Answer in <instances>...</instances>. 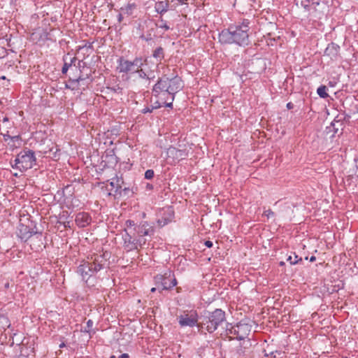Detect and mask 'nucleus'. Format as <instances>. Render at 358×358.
Instances as JSON below:
<instances>
[{
	"label": "nucleus",
	"mask_w": 358,
	"mask_h": 358,
	"mask_svg": "<svg viewBox=\"0 0 358 358\" xmlns=\"http://www.w3.org/2000/svg\"><path fill=\"white\" fill-rule=\"evenodd\" d=\"M122 234L123 248L126 252L138 250L146 243V236H152L155 229L147 221H141L138 224L134 220H127L124 224Z\"/></svg>",
	"instance_id": "1"
},
{
	"label": "nucleus",
	"mask_w": 358,
	"mask_h": 358,
	"mask_svg": "<svg viewBox=\"0 0 358 358\" xmlns=\"http://www.w3.org/2000/svg\"><path fill=\"white\" fill-rule=\"evenodd\" d=\"M250 21L244 19L242 22L230 25L228 29H223L218 36L222 44L235 43L240 46L248 45L250 43L249 31Z\"/></svg>",
	"instance_id": "2"
},
{
	"label": "nucleus",
	"mask_w": 358,
	"mask_h": 358,
	"mask_svg": "<svg viewBox=\"0 0 358 358\" xmlns=\"http://www.w3.org/2000/svg\"><path fill=\"white\" fill-rule=\"evenodd\" d=\"M109 258L110 254L108 252L102 254L94 253L87 257V260L83 261L77 267L76 272L82 277L83 280L87 282L90 277L109 266Z\"/></svg>",
	"instance_id": "3"
},
{
	"label": "nucleus",
	"mask_w": 358,
	"mask_h": 358,
	"mask_svg": "<svg viewBox=\"0 0 358 358\" xmlns=\"http://www.w3.org/2000/svg\"><path fill=\"white\" fill-rule=\"evenodd\" d=\"M167 71L169 73L164 71L155 85L176 95L183 88L182 80L175 69L167 67Z\"/></svg>",
	"instance_id": "4"
},
{
	"label": "nucleus",
	"mask_w": 358,
	"mask_h": 358,
	"mask_svg": "<svg viewBox=\"0 0 358 358\" xmlns=\"http://www.w3.org/2000/svg\"><path fill=\"white\" fill-rule=\"evenodd\" d=\"M36 162V158L34 151L24 148L17 155L13 162H10V164L13 169L24 172L33 168Z\"/></svg>",
	"instance_id": "5"
},
{
	"label": "nucleus",
	"mask_w": 358,
	"mask_h": 358,
	"mask_svg": "<svg viewBox=\"0 0 358 358\" xmlns=\"http://www.w3.org/2000/svg\"><path fill=\"white\" fill-rule=\"evenodd\" d=\"M226 320L225 312L220 308H216L203 317L201 326H204L209 333H213L218 327Z\"/></svg>",
	"instance_id": "6"
},
{
	"label": "nucleus",
	"mask_w": 358,
	"mask_h": 358,
	"mask_svg": "<svg viewBox=\"0 0 358 358\" xmlns=\"http://www.w3.org/2000/svg\"><path fill=\"white\" fill-rule=\"evenodd\" d=\"M35 229L36 227L33 226L32 223H31V225L20 223L18 227L17 235L19 238L24 242L30 240L29 244L32 249H34V248H33V245H34V241L35 239H38L40 243L38 244V247H36L35 249L38 250L43 244L41 241L42 233L38 232Z\"/></svg>",
	"instance_id": "7"
},
{
	"label": "nucleus",
	"mask_w": 358,
	"mask_h": 358,
	"mask_svg": "<svg viewBox=\"0 0 358 358\" xmlns=\"http://www.w3.org/2000/svg\"><path fill=\"white\" fill-rule=\"evenodd\" d=\"M175 96V94L164 89L162 90L155 85L152 87V99L155 101L156 104L154 107L165 106L172 108Z\"/></svg>",
	"instance_id": "8"
},
{
	"label": "nucleus",
	"mask_w": 358,
	"mask_h": 358,
	"mask_svg": "<svg viewBox=\"0 0 358 358\" xmlns=\"http://www.w3.org/2000/svg\"><path fill=\"white\" fill-rule=\"evenodd\" d=\"M147 58L136 57L133 61H129L121 57L117 59V69L119 73L133 74L136 68H141L146 63Z\"/></svg>",
	"instance_id": "9"
},
{
	"label": "nucleus",
	"mask_w": 358,
	"mask_h": 358,
	"mask_svg": "<svg viewBox=\"0 0 358 358\" xmlns=\"http://www.w3.org/2000/svg\"><path fill=\"white\" fill-rule=\"evenodd\" d=\"M132 75L133 78L131 84L135 90L140 92L149 87L150 85V78L142 67L138 68V69L136 68Z\"/></svg>",
	"instance_id": "10"
},
{
	"label": "nucleus",
	"mask_w": 358,
	"mask_h": 358,
	"mask_svg": "<svg viewBox=\"0 0 358 358\" xmlns=\"http://www.w3.org/2000/svg\"><path fill=\"white\" fill-rule=\"evenodd\" d=\"M156 285L162 286V290H169L176 286L178 282L173 272L167 270L164 274H158L155 277Z\"/></svg>",
	"instance_id": "11"
},
{
	"label": "nucleus",
	"mask_w": 358,
	"mask_h": 358,
	"mask_svg": "<svg viewBox=\"0 0 358 358\" xmlns=\"http://www.w3.org/2000/svg\"><path fill=\"white\" fill-rule=\"evenodd\" d=\"M198 313L195 310H184L182 314L177 317V320L181 327L194 326L200 327L198 324Z\"/></svg>",
	"instance_id": "12"
},
{
	"label": "nucleus",
	"mask_w": 358,
	"mask_h": 358,
	"mask_svg": "<svg viewBox=\"0 0 358 358\" xmlns=\"http://www.w3.org/2000/svg\"><path fill=\"white\" fill-rule=\"evenodd\" d=\"M251 331V327L246 324L238 322L234 325V336H236V338L239 341L245 340Z\"/></svg>",
	"instance_id": "13"
},
{
	"label": "nucleus",
	"mask_w": 358,
	"mask_h": 358,
	"mask_svg": "<svg viewBox=\"0 0 358 358\" xmlns=\"http://www.w3.org/2000/svg\"><path fill=\"white\" fill-rule=\"evenodd\" d=\"M168 158L172 159L173 163L178 162L187 156L185 150H180L173 146H170L167 150Z\"/></svg>",
	"instance_id": "14"
},
{
	"label": "nucleus",
	"mask_w": 358,
	"mask_h": 358,
	"mask_svg": "<svg viewBox=\"0 0 358 358\" xmlns=\"http://www.w3.org/2000/svg\"><path fill=\"white\" fill-rule=\"evenodd\" d=\"M162 217L158 219L157 223L159 226L163 227L171 222L174 218V211L171 206H169L163 210Z\"/></svg>",
	"instance_id": "15"
},
{
	"label": "nucleus",
	"mask_w": 358,
	"mask_h": 358,
	"mask_svg": "<svg viewBox=\"0 0 358 358\" xmlns=\"http://www.w3.org/2000/svg\"><path fill=\"white\" fill-rule=\"evenodd\" d=\"M75 222L78 227L84 228L91 223L92 217L88 213L80 212L76 214Z\"/></svg>",
	"instance_id": "16"
},
{
	"label": "nucleus",
	"mask_w": 358,
	"mask_h": 358,
	"mask_svg": "<svg viewBox=\"0 0 358 358\" xmlns=\"http://www.w3.org/2000/svg\"><path fill=\"white\" fill-rule=\"evenodd\" d=\"M340 46L335 43H329L324 50V55L330 57L331 60H337L339 57Z\"/></svg>",
	"instance_id": "17"
},
{
	"label": "nucleus",
	"mask_w": 358,
	"mask_h": 358,
	"mask_svg": "<svg viewBox=\"0 0 358 358\" xmlns=\"http://www.w3.org/2000/svg\"><path fill=\"white\" fill-rule=\"evenodd\" d=\"M83 44L78 46L77 52L78 54L82 53L83 55V58L85 59L86 57H88L90 54H92L94 51L93 43L87 41H83Z\"/></svg>",
	"instance_id": "18"
},
{
	"label": "nucleus",
	"mask_w": 358,
	"mask_h": 358,
	"mask_svg": "<svg viewBox=\"0 0 358 358\" xmlns=\"http://www.w3.org/2000/svg\"><path fill=\"white\" fill-rule=\"evenodd\" d=\"M110 186L114 189V194H121L122 192V188L124 185V180L122 178V176H117L111 179V181L110 182Z\"/></svg>",
	"instance_id": "19"
},
{
	"label": "nucleus",
	"mask_w": 358,
	"mask_h": 358,
	"mask_svg": "<svg viewBox=\"0 0 358 358\" xmlns=\"http://www.w3.org/2000/svg\"><path fill=\"white\" fill-rule=\"evenodd\" d=\"M35 352L34 348L23 345L20 350L19 358H34Z\"/></svg>",
	"instance_id": "20"
},
{
	"label": "nucleus",
	"mask_w": 358,
	"mask_h": 358,
	"mask_svg": "<svg viewBox=\"0 0 358 358\" xmlns=\"http://www.w3.org/2000/svg\"><path fill=\"white\" fill-rule=\"evenodd\" d=\"M169 6V0L160 1L155 3V9L158 13H159L160 15H163L168 10Z\"/></svg>",
	"instance_id": "21"
},
{
	"label": "nucleus",
	"mask_w": 358,
	"mask_h": 358,
	"mask_svg": "<svg viewBox=\"0 0 358 358\" xmlns=\"http://www.w3.org/2000/svg\"><path fill=\"white\" fill-rule=\"evenodd\" d=\"M138 6L136 3H128L124 7H122L120 10L127 16H130L134 13V11L137 8Z\"/></svg>",
	"instance_id": "22"
},
{
	"label": "nucleus",
	"mask_w": 358,
	"mask_h": 358,
	"mask_svg": "<svg viewBox=\"0 0 358 358\" xmlns=\"http://www.w3.org/2000/svg\"><path fill=\"white\" fill-rule=\"evenodd\" d=\"M88 78V76L87 75L86 77H84L83 75H80L78 78L76 79H69V83H71V85H66V87L69 89H71L72 90H76L78 87V83L80 80H84L86 78Z\"/></svg>",
	"instance_id": "23"
},
{
	"label": "nucleus",
	"mask_w": 358,
	"mask_h": 358,
	"mask_svg": "<svg viewBox=\"0 0 358 358\" xmlns=\"http://www.w3.org/2000/svg\"><path fill=\"white\" fill-rule=\"evenodd\" d=\"M164 50L162 47L157 48L152 52V57L159 62L164 58Z\"/></svg>",
	"instance_id": "24"
},
{
	"label": "nucleus",
	"mask_w": 358,
	"mask_h": 358,
	"mask_svg": "<svg viewBox=\"0 0 358 358\" xmlns=\"http://www.w3.org/2000/svg\"><path fill=\"white\" fill-rule=\"evenodd\" d=\"M10 325L8 318L3 314H0V331L6 330Z\"/></svg>",
	"instance_id": "25"
},
{
	"label": "nucleus",
	"mask_w": 358,
	"mask_h": 358,
	"mask_svg": "<svg viewBox=\"0 0 358 358\" xmlns=\"http://www.w3.org/2000/svg\"><path fill=\"white\" fill-rule=\"evenodd\" d=\"M157 27L159 29H162L164 31H168L170 29V27L168 25L167 22L163 19L162 16L159 17L157 22L155 23Z\"/></svg>",
	"instance_id": "26"
},
{
	"label": "nucleus",
	"mask_w": 358,
	"mask_h": 358,
	"mask_svg": "<svg viewBox=\"0 0 358 358\" xmlns=\"http://www.w3.org/2000/svg\"><path fill=\"white\" fill-rule=\"evenodd\" d=\"M93 325H94L93 321L92 320H88L87 321L86 326L85 327H83V329H81V331H83L84 333H88L90 334L91 333L94 334L95 331L92 329Z\"/></svg>",
	"instance_id": "27"
},
{
	"label": "nucleus",
	"mask_w": 358,
	"mask_h": 358,
	"mask_svg": "<svg viewBox=\"0 0 358 358\" xmlns=\"http://www.w3.org/2000/svg\"><path fill=\"white\" fill-rule=\"evenodd\" d=\"M327 87L325 85L320 86L317 90V93L320 96V97L326 99L329 96V94L327 93Z\"/></svg>",
	"instance_id": "28"
},
{
	"label": "nucleus",
	"mask_w": 358,
	"mask_h": 358,
	"mask_svg": "<svg viewBox=\"0 0 358 358\" xmlns=\"http://www.w3.org/2000/svg\"><path fill=\"white\" fill-rule=\"evenodd\" d=\"M287 261L289 262L290 263V264L295 265L296 264L301 262L302 258L299 257L298 255H296L295 253H294V257H292V255H289L287 257Z\"/></svg>",
	"instance_id": "29"
},
{
	"label": "nucleus",
	"mask_w": 358,
	"mask_h": 358,
	"mask_svg": "<svg viewBox=\"0 0 358 358\" xmlns=\"http://www.w3.org/2000/svg\"><path fill=\"white\" fill-rule=\"evenodd\" d=\"M152 105L150 106H146L143 109H142L141 113L143 114L148 113H152L154 109L160 108L161 107H154L155 104V101L154 99H151Z\"/></svg>",
	"instance_id": "30"
},
{
	"label": "nucleus",
	"mask_w": 358,
	"mask_h": 358,
	"mask_svg": "<svg viewBox=\"0 0 358 358\" xmlns=\"http://www.w3.org/2000/svg\"><path fill=\"white\" fill-rule=\"evenodd\" d=\"M3 124H5L3 129H10L13 127L14 123L10 122L9 118L7 116H5L2 119Z\"/></svg>",
	"instance_id": "31"
},
{
	"label": "nucleus",
	"mask_w": 358,
	"mask_h": 358,
	"mask_svg": "<svg viewBox=\"0 0 358 358\" xmlns=\"http://www.w3.org/2000/svg\"><path fill=\"white\" fill-rule=\"evenodd\" d=\"M108 89L113 91L115 93H117V94H122L123 93V88L121 87L119 85H117L114 87H108Z\"/></svg>",
	"instance_id": "32"
},
{
	"label": "nucleus",
	"mask_w": 358,
	"mask_h": 358,
	"mask_svg": "<svg viewBox=\"0 0 358 358\" xmlns=\"http://www.w3.org/2000/svg\"><path fill=\"white\" fill-rule=\"evenodd\" d=\"M75 59H76V58H75V57H74V58H73V59H71V63H67V62H64V66H63V67H62V73L63 74H65V73H67V71H68V70H69V67L71 66V63H72V62H73V60H75Z\"/></svg>",
	"instance_id": "33"
},
{
	"label": "nucleus",
	"mask_w": 358,
	"mask_h": 358,
	"mask_svg": "<svg viewBox=\"0 0 358 358\" xmlns=\"http://www.w3.org/2000/svg\"><path fill=\"white\" fill-rule=\"evenodd\" d=\"M226 334L227 335H229V334H231V335H234V326H232L231 324L230 323H227L226 324Z\"/></svg>",
	"instance_id": "34"
},
{
	"label": "nucleus",
	"mask_w": 358,
	"mask_h": 358,
	"mask_svg": "<svg viewBox=\"0 0 358 358\" xmlns=\"http://www.w3.org/2000/svg\"><path fill=\"white\" fill-rule=\"evenodd\" d=\"M155 173L152 169H148L145 173V178L150 180L154 177Z\"/></svg>",
	"instance_id": "35"
},
{
	"label": "nucleus",
	"mask_w": 358,
	"mask_h": 358,
	"mask_svg": "<svg viewBox=\"0 0 358 358\" xmlns=\"http://www.w3.org/2000/svg\"><path fill=\"white\" fill-rule=\"evenodd\" d=\"M5 132H1V135L3 138L4 141H7L8 139H10L11 136L9 135V130L4 129Z\"/></svg>",
	"instance_id": "36"
},
{
	"label": "nucleus",
	"mask_w": 358,
	"mask_h": 358,
	"mask_svg": "<svg viewBox=\"0 0 358 358\" xmlns=\"http://www.w3.org/2000/svg\"><path fill=\"white\" fill-rule=\"evenodd\" d=\"M263 215L266 216L268 219L274 217L275 213L271 209L264 210Z\"/></svg>",
	"instance_id": "37"
},
{
	"label": "nucleus",
	"mask_w": 358,
	"mask_h": 358,
	"mask_svg": "<svg viewBox=\"0 0 358 358\" xmlns=\"http://www.w3.org/2000/svg\"><path fill=\"white\" fill-rule=\"evenodd\" d=\"M140 38H141L142 40L145 41H150L152 40V34L150 33L146 35H145L143 34H141L140 36Z\"/></svg>",
	"instance_id": "38"
},
{
	"label": "nucleus",
	"mask_w": 358,
	"mask_h": 358,
	"mask_svg": "<svg viewBox=\"0 0 358 358\" xmlns=\"http://www.w3.org/2000/svg\"><path fill=\"white\" fill-rule=\"evenodd\" d=\"M236 353L238 356H243L245 354L244 348L242 345H239L236 349Z\"/></svg>",
	"instance_id": "39"
},
{
	"label": "nucleus",
	"mask_w": 358,
	"mask_h": 358,
	"mask_svg": "<svg viewBox=\"0 0 358 358\" xmlns=\"http://www.w3.org/2000/svg\"><path fill=\"white\" fill-rule=\"evenodd\" d=\"M7 50L0 46V59L5 57L7 55Z\"/></svg>",
	"instance_id": "40"
},
{
	"label": "nucleus",
	"mask_w": 358,
	"mask_h": 358,
	"mask_svg": "<svg viewBox=\"0 0 358 358\" xmlns=\"http://www.w3.org/2000/svg\"><path fill=\"white\" fill-rule=\"evenodd\" d=\"M204 245H205L207 248H212V247H213V242H212V241H206L204 242Z\"/></svg>",
	"instance_id": "41"
},
{
	"label": "nucleus",
	"mask_w": 358,
	"mask_h": 358,
	"mask_svg": "<svg viewBox=\"0 0 358 358\" xmlns=\"http://www.w3.org/2000/svg\"><path fill=\"white\" fill-rule=\"evenodd\" d=\"M10 140L13 141H16L21 140V138L19 135L13 136H11Z\"/></svg>",
	"instance_id": "42"
},
{
	"label": "nucleus",
	"mask_w": 358,
	"mask_h": 358,
	"mask_svg": "<svg viewBox=\"0 0 358 358\" xmlns=\"http://www.w3.org/2000/svg\"><path fill=\"white\" fill-rule=\"evenodd\" d=\"M122 20H123V14L120 13L117 15V21L120 23L122 22Z\"/></svg>",
	"instance_id": "43"
},
{
	"label": "nucleus",
	"mask_w": 358,
	"mask_h": 358,
	"mask_svg": "<svg viewBox=\"0 0 358 358\" xmlns=\"http://www.w3.org/2000/svg\"><path fill=\"white\" fill-rule=\"evenodd\" d=\"M287 108L290 110V109H292L294 108V104L292 103V102H289L287 103Z\"/></svg>",
	"instance_id": "44"
},
{
	"label": "nucleus",
	"mask_w": 358,
	"mask_h": 358,
	"mask_svg": "<svg viewBox=\"0 0 358 358\" xmlns=\"http://www.w3.org/2000/svg\"><path fill=\"white\" fill-rule=\"evenodd\" d=\"M153 189V185L150 183H147L146 185V190H152Z\"/></svg>",
	"instance_id": "45"
},
{
	"label": "nucleus",
	"mask_w": 358,
	"mask_h": 358,
	"mask_svg": "<svg viewBox=\"0 0 358 358\" xmlns=\"http://www.w3.org/2000/svg\"><path fill=\"white\" fill-rule=\"evenodd\" d=\"M320 4L319 1H313L311 6H313V8H315L316 6H318Z\"/></svg>",
	"instance_id": "46"
},
{
	"label": "nucleus",
	"mask_w": 358,
	"mask_h": 358,
	"mask_svg": "<svg viewBox=\"0 0 358 358\" xmlns=\"http://www.w3.org/2000/svg\"><path fill=\"white\" fill-rule=\"evenodd\" d=\"M118 358H129V356L127 353L122 354Z\"/></svg>",
	"instance_id": "47"
},
{
	"label": "nucleus",
	"mask_w": 358,
	"mask_h": 358,
	"mask_svg": "<svg viewBox=\"0 0 358 358\" xmlns=\"http://www.w3.org/2000/svg\"><path fill=\"white\" fill-rule=\"evenodd\" d=\"M130 189L129 187H124L122 188V191L124 192L125 194H127V192H129Z\"/></svg>",
	"instance_id": "48"
},
{
	"label": "nucleus",
	"mask_w": 358,
	"mask_h": 358,
	"mask_svg": "<svg viewBox=\"0 0 358 358\" xmlns=\"http://www.w3.org/2000/svg\"><path fill=\"white\" fill-rule=\"evenodd\" d=\"M63 189H73V187L71 185H67Z\"/></svg>",
	"instance_id": "49"
},
{
	"label": "nucleus",
	"mask_w": 358,
	"mask_h": 358,
	"mask_svg": "<svg viewBox=\"0 0 358 358\" xmlns=\"http://www.w3.org/2000/svg\"><path fill=\"white\" fill-rule=\"evenodd\" d=\"M81 64H83V66H84V65L85 64V62H83V60L79 61V62H78V65H79V67H80V68L82 66Z\"/></svg>",
	"instance_id": "50"
},
{
	"label": "nucleus",
	"mask_w": 358,
	"mask_h": 358,
	"mask_svg": "<svg viewBox=\"0 0 358 358\" xmlns=\"http://www.w3.org/2000/svg\"><path fill=\"white\" fill-rule=\"evenodd\" d=\"M316 260V257L315 256H311L310 258V261L311 262H313Z\"/></svg>",
	"instance_id": "51"
},
{
	"label": "nucleus",
	"mask_w": 358,
	"mask_h": 358,
	"mask_svg": "<svg viewBox=\"0 0 358 358\" xmlns=\"http://www.w3.org/2000/svg\"><path fill=\"white\" fill-rule=\"evenodd\" d=\"M180 3H185L187 0H178Z\"/></svg>",
	"instance_id": "52"
},
{
	"label": "nucleus",
	"mask_w": 358,
	"mask_h": 358,
	"mask_svg": "<svg viewBox=\"0 0 358 358\" xmlns=\"http://www.w3.org/2000/svg\"><path fill=\"white\" fill-rule=\"evenodd\" d=\"M50 33H47L46 34V39H51L50 37Z\"/></svg>",
	"instance_id": "53"
},
{
	"label": "nucleus",
	"mask_w": 358,
	"mask_h": 358,
	"mask_svg": "<svg viewBox=\"0 0 358 358\" xmlns=\"http://www.w3.org/2000/svg\"><path fill=\"white\" fill-rule=\"evenodd\" d=\"M155 290H156V288H155V287H153V288H152V289H151V292H155Z\"/></svg>",
	"instance_id": "54"
},
{
	"label": "nucleus",
	"mask_w": 358,
	"mask_h": 358,
	"mask_svg": "<svg viewBox=\"0 0 358 358\" xmlns=\"http://www.w3.org/2000/svg\"><path fill=\"white\" fill-rule=\"evenodd\" d=\"M284 264H285V263H284L283 262H280V266H282V265H284Z\"/></svg>",
	"instance_id": "55"
},
{
	"label": "nucleus",
	"mask_w": 358,
	"mask_h": 358,
	"mask_svg": "<svg viewBox=\"0 0 358 358\" xmlns=\"http://www.w3.org/2000/svg\"><path fill=\"white\" fill-rule=\"evenodd\" d=\"M8 286H9V284H8V283H6V284L5 285V287H8Z\"/></svg>",
	"instance_id": "56"
},
{
	"label": "nucleus",
	"mask_w": 358,
	"mask_h": 358,
	"mask_svg": "<svg viewBox=\"0 0 358 358\" xmlns=\"http://www.w3.org/2000/svg\"><path fill=\"white\" fill-rule=\"evenodd\" d=\"M110 358H116L115 355H111Z\"/></svg>",
	"instance_id": "57"
},
{
	"label": "nucleus",
	"mask_w": 358,
	"mask_h": 358,
	"mask_svg": "<svg viewBox=\"0 0 358 358\" xmlns=\"http://www.w3.org/2000/svg\"><path fill=\"white\" fill-rule=\"evenodd\" d=\"M308 6H309V5H305V6H304V8L306 9V8H307V7H308Z\"/></svg>",
	"instance_id": "58"
},
{
	"label": "nucleus",
	"mask_w": 358,
	"mask_h": 358,
	"mask_svg": "<svg viewBox=\"0 0 358 358\" xmlns=\"http://www.w3.org/2000/svg\"><path fill=\"white\" fill-rule=\"evenodd\" d=\"M331 126L334 127V123L331 122Z\"/></svg>",
	"instance_id": "59"
},
{
	"label": "nucleus",
	"mask_w": 358,
	"mask_h": 358,
	"mask_svg": "<svg viewBox=\"0 0 358 358\" xmlns=\"http://www.w3.org/2000/svg\"><path fill=\"white\" fill-rule=\"evenodd\" d=\"M69 227V224H64V227Z\"/></svg>",
	"instance_id": "60"
},
{
	"label": "nucleus",
	"mask_w": 358,
	"mask_h": 358,
	"mask_svg": "<svg viewBox=\"0 0 358 358\" xmlns=\"http://www.w3.org/2000/svg\"><path fill=\"white\" fill-rule=\"evenodd\" d=\"M69 227V224H64V227Z\"/></svg>",
	"instance_id": "61"
}]
</instances>
